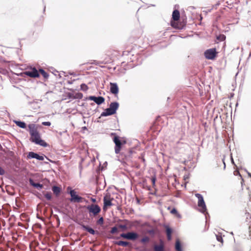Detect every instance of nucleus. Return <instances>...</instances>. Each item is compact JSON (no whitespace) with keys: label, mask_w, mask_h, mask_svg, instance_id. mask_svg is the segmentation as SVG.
I'll return each mask as SVG.
<instances>
[{"label":"nucleus","mask_w":251,"mask_h":251,"mask_svg":"<svg viewBox=\"0 0 251 251\" xmlns=\"http://www.w3.org/2000/svg\"><path fill=\"white\" fill-rule=\"evenodd\" d=\"M90 216L96 217L100 212L101 208L98 204H92L87 206Z\"/></svg>","instance_id":"f03ea898"},{"label":"nucleus","mask_w":251,"mask_h":251,"mask_svg":"<svg viewBox=\"0 0 251 251\" xmlns=\"http://www.w3.org/2000/svg\"><path fill=\"white\" fill-rule=\"evenodd\" d=\"M28 158H36L39 160L42 161L44 159L43 156L39 155L38 154L34 152H29L27 155Z\"/></svg>","instance_id":"4468645a"},{"label":"nucleus","mask_w":251,"mask_h":251,"mask_svg":"<svg viewBox=\"0 0 251 251\" xmlns=\"http://www.w3.org/2000/svg\"><path fill=\"white\" fill-rule=\"evenodd\" d=\"M116 244L123 247H127L130 245V243L128 242L119 241L116 243Z\"/></svg>","instance_id":"5701e85b"},{"label":"nucleus","mask_w":251,"mask_h":251,"mask_svg":"<svg viewBox=\"0 0 251 251\" xmlns=\"http://www.w3.org/2000/svg\"><path fill=\"white\" fill-rule=\"evenodd\" d=\"M5 174L4 170L0 167V175H3Z\"/></svg>","instance_id":"e433bc0d"},{"label":"nucleus","mask_w":251,"mask_h":251,"mask_svg":"<svg viewBox=\"0 0 251 251\" xmlns=\"http://www.w3.org/2000/svg\"><path fill=\"white\" fill-rule=\"evenodd\" d=\"M234 175L235 176H237V175H240V173H239V171H237V170H236V171H235L234 172Z\"/></svg>","instance_id":"58836bf2"},{"label":"nucleus","mask_w":251,"mask_h":251,"mask_svg":"<svg viewBox=\"0 0 251 251\" xmlns=\"http://www.w3.org/2000/svg\"><path fill=\"white\" fill-rule=\"evenodd\" d=\"M151 182H152V185L154 186L155 185V181H156L155 177H152L151 178Z\"/></svg>","instance_id":"c9c22d12"},{"label":"nucleus","mask_w":251,"mask_h":251,"mask_svg":"<svg viewBox=\"0 0 251 251\" xmlns=\"http://www.w3.org/2000/svg\"><path fill=\"white\" fill-rule=\"evenodd\" d=\"M131 51H129L128 50H125L123 52V55L125 56V55H131L133 56V55L132 54H131Z\"/></svg>","instance_id":"7c9ffc66"},{"label":"nucleus","mask_w":251,"mask_h":251,"mask_svg":"<svg viewBox=\"0 0 251 251\" xmlns=\"http://www.w3.org/2000/svg\"><path fill=\"white\" fill-rule=\"evenodd\" d=\"M95 64H96V65H98V64H100V62H96L95 63Z\"/></svg>","instance_id":"37998d69"},{"label":"nucleus","mask_w":251,"mask_h":251,"mask_svg":"<svg viewBox=\"0 0 251 251\" xmlns=\"http://www.w3.org/2000/svg\"><path fill=\"white\" fill-rule=\"evenodd\" d=\"M91 201L92 202H93V203H95L96 202V199H95V198H91Z\"/></svg>","instance_id":"ea45409f"},{"label":"nucleus","mask_w":251,"mask_h":251,"mask_svg":"<svg viewBox=\"0 0 251 251\" xmlns=\"http://www.w3.org/2000/svg\"><path fill=\"white\" fill-rule=\"evenodd\" d=\"M118 232V228L116 226H114V227H113L112 228H111V230L110 231V232L112 233V234H114L116 232Z\"/></svg>","instance_id":"473e14b6"},{"label":"nucleus","mask_w":251,"mask_h":251,"mask_svg":"<svg viewBox=\"0 0 251 251\" xmlns=\"http://www.w3.org/2000/svg\"><path fill=\"white\" fill-rule=\"evenodd\" d=\"M39 73H40L44 78H48L49 76L48 74L46 73L43 69H40L39 71Z\"/></svg>","instance_id":"393cba45"},{"label":"nucleus","mask_w":251,"mask_h":251,"mask_svg":"<svg viewBox=\"0 0 251 251\" xmlns=\"http://www.w3.org/2000/svg\"><path fill=\"white\" fill-rule=\"evenodd\" d=\"M119 103L117 102H111L109 105V108L112 110L113 112L115 114L117 110L119 107Z\"/></svg>","instance_id":"6ab92c4d"},{"label":"nucleus","mask_w":251,"mask_h":251,"mask_svg":"<svg viewBox=\"0 0 251 251\" xmlns=\"http://www.w3.org/2000/svg\"><path fill=\"white\" fill-rule=\"evenodd\" d=\"M218 52L215 48L210 49L204 52L205 57L207 59L213 60L217 56Z\"/></svg>","instance_id":"0eeeda50"},{"label":"nucleus","mask_w":251,"mask_h":251,"mask_svg":"<svg viewBox=\"0 0 251 251\" xmlns=\"http://www.w3.org/2000/svg\"><path fill=\"white\" fill-rule=\"evenodd\" d=\"M52 190L53 193L56 196H58L61 192V188L58 186H53L52 187Z\"/></svg>","instance_id":"4be33fe9"},{"label":"nucleus","mask_w":251,"mask_h":251,"mask_svg":"<svg viewBox=\"0 0 251 251\" xmlns=\"http://www.w3.org/2000/svg\"><path fill=\"white\" fill-rule=\"evenodd\" d=\"M195 196L198 199V205L200 208V211L204 213L206 211V208L203 197L201 195L198 193L196 194Z\"/></svg>","instance_id":"6e6552de"},{"label":"nucleus","mask_w":251,"mask_h":251,"mask_svg":"<svg viewBox=\"0 0 251 251\" xmlns=\"http://www.w3.org/2000/svg\"><path fill=\"white\" fill-rule=\"evenodd\" d=\"M103 217H100L97 221V224L98 225H102L103 224Z\"/></svg>","instance_id":"2f4dec72"},{"label":"nucleus","mask_w":251,"mask_h":251,"mask_svg":"<svg viewBox=\"0 0 251 251\" xmlns=\"http://www.w3.org/2000/svg\"><path fill=\"white\" fill-rule=\"evenodd\" d=\"M44 196L46 199L48 200H50L52 198V195L50 193H47Z\"/></svg>","instance_id":"cd10ccee"},{"label":"nucleus","mask_w":251,"mask_h":251,"mask_svg":"<svg viewBox=\"0 0 251 251\" xmlns=\"http://www.w3.org/2000/svg\"><path fill=\"white\" fill-rule=\"evenodd\" d=\"M80 87H81V89L84 91H87L88 89L87 85H86L85 84H82L80 85Z\"/></svg>","instance_id":"c756f323"},{"label":"nucleus","mask_w":251,"mask_h":251,"mask_svg":"<svg viewBox=\"0 0 251 251\" xmlns=\"http://www.w3.org/2000/svg\"><path fill=\"white\" fill-rule=\"evenodd\" d=\"M149 240V237H148V236H145L141 240V242L142 243H145L148 242Z\"/></svg>","instance_id":"bb28decb"},{"label":"nucleus","mask_w":251,"mask_h":251,"mask_svg":"<svg viewBox=\"0 0 251 251\" xmlns=\"http://www.w3.org/2000/svg\"><path fill=\"white\" fill-rule=\"evenodd\" d=\"M28 128H29V132L30 134V136L36 134L38 133L37 126L36 125L32 124H29L28 126Z\"/></svg>","instance_id":"ddd939ff"},{"label":"nucleus","mask_w":251,"mask_h":251,"mask_svg":"<svg viewBox=\"0 0 251 251\" xmlns=\"http://www.w3.org/2000/svg\"><path fill=\"white\" fill-rule=\"evenodd\" d=\"M166 231L168 240H171V238H172L171 235H172V229L168 226H167L166 227Z\"/></svg>","instance_id":"412c9836"},{"label":"nucleus","mask_w":251,"mask_h":251,"mask_svg":"<svg viewBox=\"0 0 251 251\" xmlns=\"http://www.w3.org/2000/svg\"><path fill=\"white\" fill-rule=\"evenodd\" d=\"M176 249L177 251H181V245L178 241H177L176 243Z\"/></svg>","instance_id":"a878e982"},{"label":"nucleus","mask_w":251,"mask_h":251,"mask_svg":"<svg viewBox=\"0 0 251 251\" xmlns=\"http://www.w3.org/2000/svg\"><path fill=\"white\" fill-rule=\"evenodd\" d=\"M180 18V13L178 10H175L172 14V20L171 21V26L176 29H181L182 25L178 23L177 21Z\"/></svg>","instance_id":"f257e3e1"},{"label":"nucleus","mask_w":251,"mask_h":251,"mask_svg":"<svg viewBox=\"0 0 251 251\" xmlns=\"http://www.w3.org/2000/svg\"><path fill=\"white\" fill-rule=\"evenodd\" d=\"M110 92L114 94L117 95L119 92V88L116 83H110Z\"/></svg>","instance_id":"2eb2a0df"},{"label":"nucleus","mask_w":251,"mask_h":251,"mask_svg":"<svg viewBox=\"0 0 251 251\" xmlns=\"http://www.w3.org/2000/svg\"><path fill=\"white\" fill-rule=\"evenodd\" d=\"M30 140L32 142H34L36 144L40 145L44 147H46L48 146L47 143L45 141L41 139L39 132L31 135L30 137Z\"/></svg>","instance_id":"20e7f679"},{"label":"nucleus","mask_w":251,"mask_h":251,"mask_svg":"<svg viewBox=\"0 0 251 251\" xmlns=\"http://www.w3.org/2000/svg\"><path fill=\"white\" fill-rule=\"evenodd\" d=\"M42 124L43 125L46 126H50L51 125V123L50 122H44Z\"/></svg>","instance_id":"f704fd0d"},{"label":"nucleus","mask_w":251,"mask_h":251,"mask_svg":"<svg viewBox=\"0 0 251 251\" xmlns=\"http://www.w3.org/2000/svg\"><path fill=\"white\" fill-rule=\"evenodd\" d=\"M113 142L115 144V152L116 154H118L121 150L122 145L126 144V142L124 141L122 142L120 139V137L118 136H114L113 138Z\"/></svg>","instance_id":"39448f33"},{"label":"nucleus","mask_w":251,"mask_h":251,"mask_svg":"<svg viewBox=\"0 0 251 251\" xmlns=\"http://www.w3.org/2000/svg\"><path fill=\"white\" fill-rule=\"evenodd\" d=\"M114 200V198L111 197L110 194H106L103 198V210H106L108 207H110L113 205L112 201Z\"/></svg>","instance_id":"423d86ee"},{"label":"nucleus","mask_w":251,"mask_h":251,"mask_svg":"<svg viewBox=\"0 0 251 251\" xmlns=\"http://www.w3.org/2000/svg\"><path fill=\"white\" fill-rule=\"evenodd\" d=\"M119 227L123 229H125L126 228V226L125 225H120Z\"/></svg>","instance_id":"a19ab883"},{"label":"nucleus","mask_w":251,"mask_h":251,"mask_svg":"<svg viewBox=\"0 0 251 251\" xmlns=\"http://www.w3.org/2000/svg\"><path fill=\"white\" fill-rule=\"evenodd\" d=\"M82 227L83 230L88 231L89 233H90L91 234L94 235L96 233H98V231H95L93 228H92L91 227H90L87 226L82 225Z\"/></svg>","instance_id":"f3484780"},{"label":"nucleus","mask_w":251,"mask_h":251,"mask_svg":"<svg viewBox=\"0 0 251 251\" xmlns=\"http://www.w3.org/2000/svg\"><path fill=\"white\" fill-rule=\"evenodd\" d=\"M115 53H116L115 50H108L107 51L106 53L103 56V60L101 63L106 64L112 62L114 56H116Z\"/></svg>","instance_id":"7ed1b4c3"},{"label":"nucleus","mask_w":251,"mask_h":251,"mask_svg":"<svg viewBox=\"0 0 251 251\" xmlns=\"http://www.w3.org/2000/svg\"><path fill=\"white\" fill-rule=\"evenodd\" d=\"M29 182H30V184L33 186V187L37 188V189H41L43 188V186L42 184H40V183H35L34 182V181L31 179H29Z\"/></svg>","instance_id":"aec40b11"},{"label":"nucleus","mask_w":251,"mask_h":251,"mask_svg":"<svg viewBox=\"0 0 251 251\" xmlns=\"http://www.w3.org/2000/svg\"><path fill=\"white\" fill-rule=\"evenodd\" d=\"M120 236L125 239L135 240L138 237V235L135 232H129L126 233H122L120 235Z\"/></svg>","instance_id":"1a4fd4ad"},{"label":"nucleus","mask_w":251,"mask_h":251,"mask_svg":"<svg viewBox=\"0 0 251 251\" xmlns=\"http://www.w3.org/2000/svg\"><path fill=\"white\" fill-rule=\"evenodd\" d=\"M217 39L219 40H221V41H224L226 39V36L223 35V34H222V35H219L218 37H217Z\"/></svg>","instance_id":"72a5a7b5"},{"label":"nucleus","mask_w":251,"mask_h":251,"mask_svg":"<svg viewBox=\"0 0 251 251\" xmlns=\"http://www.w3.org/2000/svg\"><path fill=\"white\" fill-rule=\"evenodd\" d=\"M114 112L109 107L106 108L104 111L101 113V116H108L114 114Z\"/></svg>","instance_id":"a211bd4d"},{"label":"nucleus","mask_w":251,"mask_h":251,"mask_svg":"<svg viewBox=\"0 0 251 251\" xmlns=\"http://www.w3.org/2000/svg\"><path fill=\"white\" fill-rule=\"evenodd\" d=\"M216 239H217V241H218L219 242H220L222 244H223V240L222 235H220V234H218V235H216Z\"/></svg>","instance_id":"c85d7f7f"},{"label":"nucleus","mask_w":251,"mask_h":251,"mask_svg":"<svg viewBox=\"0 0 251 251\" xmlns=\"http://www.w3.org/2000/svg\"><path fill=\"white\" fill-rule=\"evenodd\" d=\"M222 162H223V163L224 164V169H225V168H226V164H225V162H224V159L222 160Z\"/></svg>","instance_id":"79ce46f5"},{"label":"nucleus","mask_w":251,"mask_h":251,"mask_svg":"<svg viewBox=\"0 0 251 251\" xmlns=\"http://www.w3.org/2000/svg\"><path fill=\"white\" fill-rule=\"evenodd\" d=\"M25 74L31 77H38L39 76V72L35 68H32L25 71Z\"/></svg>","instance_id":"9b49d317"},{"label":"nucleus","mask_w":251,"mask_h":251,"mask_svg":"<svg viewBox=\"0 0 251 251\" xmlns=\"http://www.w3.org/2000/svg\"><path fill=\"white\" fill-rule=\"evenodd\" d=\"M88 99L89 100H93L98 105L103 103L105 100L104 98L101 96L98 97H96L95 96H90Z\"/></svg>","instance_id":"f8f14e48"},{"label":"nucleus","mask_w":251,"mask_h":251,"mask_svg":"<svg viewBox=\"0 0 251 251\" xmlns=\"http://www.w3.org/2000/svg\"><path fill=\"white\" fill-rule=\"evenodd\" d=\"M71 196L70 201L74 202H80L82 200V198L77 195L76 192L74 190H72L70 192Z\"/></svg>","instance_id":"9d476101"},{"label":"nucleus","mask_w":251,"mask_h":251,"mask_svg":"<svg viewBox=\"0 0 251 251\" xmlns=\"http://www.w3.org/2000/svg\"><path fill=\"white\" fill-rule=\"evenodd\" d=\"M171 213L172 214H176L177 213V210L175 209V208H173L172 210H171Z\"/></svg>","instance_id":"4c0bfd02"},{"label":"nucleus","mask_w":251,"mask_h":251,"mask_svg":"<svg viewBox=\"0 0 251 251\" xmlns=\"http://www.w3.org/2000/svg\"><path fill=\"white\" fill-rule=\"evenodd\" d=\"M154 251H164V244L162 241H160L159 245H155L153 247Z\"/></svg>","instance_id":"dca6fc26"},{"label":"nucleus","mask_w":251,"mask_h":251,"mask_svg":"<svg viewBox=\"0 0 251 251\" xmlns=\"http://www.w3.org/2000/svg\"><path fill=\"white\" fill-rule=\"evenodd\" d=\"M15 123L17 126H19L21 128H25L26 127V124L25 123H24L23 122L15 121Z\"/></svg>","instance_id":"b1692460"}]
</instances>
